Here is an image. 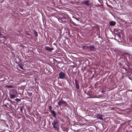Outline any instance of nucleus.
<instances>
[{"label": "nucleus", "mask_w": 132, "mask_h": 132, "mask_svg": "<svg viewBox=\"0 0 132 132\" xmlns=\"http://www.w3.org/2000/svg\"><path fill=\"white\" fill-rule=\"evenodd\" d=\"M17 91L15 90H12L11 93L10 94V97L12 99L17 97Z\"/></svg>", "instance_id": "nucleus-1"}, {"label": "nucleus", "mask_w": 132, "mask_h": 132, "mask_svg": "<svg viewBox=\"0 0 132 132\" xmlns=\"http://www.w3.org/2000/svg\"><path fill=\"white\" fill-rule=\"evenodd\" d=\"M57 103L58 106H60L62 105H64L66 106L67 105V104L62 99L59 100L57 102Z\"/></svg>", "instance_id": "nucleus-2"}, {"label": "nucleus", "mask_w": 132, "mask_h": 132, "mask_svg": "<svg viewBox=\"0 0 132 132\" xmlns=\"http://www.w3.org/2000/svg\"><path fill=\"white\" fill-rule=\"evenodd\" d=\"M52 124L53 125V127L58 129H59V125L57 121L54 120L52 123Z\"/></svg>", "instance_id": "nucleus-3"}, {"label": "nucleus", "mask_w": 132, "mask_h": 132, "mask_svg": "<svg viewBox=\"0 0 132 132\" xmlns=\"http://www.w3.org/2000/svg\"><path fill=\"white\" fill-rule=\"evenodd\" d=\"M68 20V19L67 18L64 17L60 18L59 19V21L62 23H65Z\"/></svg>", "instance_id": "nucleus-4"}, {"label": "nucleus", "mask_w": 132, "mask_h": 132, "mask_svg": "<svg viewBox=\"0 0 132 132\" xmlns=\"http://www.w3.org/2000/svg\"><path fill=\"white\" fill-rule=\"evenodd\" d=\"M59 76L60 78L63 79L65 76V75L64 72L61 71L59 74Z\"/></svg>", "instance_id": "nucleus-5"}, {"label": "nucleus", "mask_w": 132, "mask_h": 132, "mask_svg": "<svg viewBox=\"0 0 132 132\" xmlns=\"http://www.w3.org/2000/svg\"><path fill=\"white\" fill-rule=\"evenodd\" d=\"M82 3L87 6H89L90 5V1H86L82 2Z\"/></svg>", "instance_id": "nucleus-6"}, {"label": "nucleus", "mask_w": 132, "mask_h": 132, "mask_svg": "<svg viewBox=\"0 0 132 132\" xmlns=\"http://www.w3.org/2000/svg\"><path fill=\"white\" fill-rule=\"evenodd\" d=\"M3 105L5 107H6L7 108H11L12 105L11 104H9L8 103H7L6 104H4Z\"/></svg>", "instance_id": "nucleus-7"}, {"label": "nucleus", "mask_w": 132, "mask_h": 132, "mask_svg": "<svg viewBox=\"0 0 132 132\" xmlns=\"http://www.w3.org/2000/svg\"><path fill=\"white\" fill-rule=\"evenodd\" d=\"M75 81L76 88L77 89H79V87L78 85V83L77 81V80L76 79H75Z\"/></svg>", "instance_id": "nucleus-8"}, {"label": "nucleus", "mask_w": 132, "mask_h": 132, "mask_svg": "<svg viewBox=\"0 0 132 132\" xmlns=\"http://www.w3.org/2000/svg\"><path fill=\"white\" fill-rule=\"evenodd\" d=\"M45 49L47 51H51L53 49L52 48H50L49 47L46 46L45 47Z\"/></svg>", "instance_id": "nucleus-9"}, {"label": "nucleus", "mask_w": 132, "mask_h": 132, "mask_svg": "<svg viewBox=\"0 0 132 132\" xmlns=\"http://www.w3.org/2000/svg\"><path fill=\"white\" fill-rule=\"evenodd\" d=\"M51 113L53 115V116L55 117L56 116V114L55 112V111L54 110H51Z\"/></svg>", "instance_id": "nucleus-10"}, {"label": "nucleus", "mask_w": 132, "mask_h": 132, "mask_svg": "<svg viewBox=\"0 0 132 132\" xmlns=\"http://www.w3.org/2000/svg\"><path fill=\"white\" fill-rule=\"evenodd\" d=\"M116 24V22L115 21H111L110 22V25L111 26H114Z\"/></svg>", "instance_id": "nucleus-11"}, {"label": "nucleus", "mask_w": 132, "mask_h": 132, "mask_svg": "<svg viewBox=\"0 0 132 132\" xmlns=\"http://www.w3.org/2000/svg\"><path fill=\"white\" fill-rule=\"evenodd\" d=\"M97 118L100 120H103V118H102V116L99 114H98L97 116Z\"/></svg>", "instance_id": "nucleus-12"}, {"label": "nucleus", "mask_w": 132, "mask_h": 132, "mask_svg": "<svg viewBox=\"0 0 132 132\" xmlns=\"http://www.w3.org/2000/svg\"><path fill=\"white\" fill-rule=\"evenodd\" d=\"M128 57L129 59L130 62H132V56L131 55H128Z\"/></svg>", "instance_id": "nucleus-13"}, {"label": "nucleus", "mask_w": 132, "mask_h": 132, "mask_svg": "<svg viewBox=\"0 0 132 132\" xmlns=\"http://www.w3.org/2000/svg\"><path fill=\"white\" fill-rule=\"evenodd\" d=\"M89 48L92 51L94 50L95 48L94 46L92 45H90L89 47Z\"/></svg>", "instance_id": "nucleus-14"}, {"label": "nucleus", "mask_w": 132, "mask_h": 132, "mask_svg": "<svg viewBox=\"0 0 132 132\" xmlns=\"http://www.w3.org/2000/svg\"><path fill=\"white\" fill-rule=\"evenodd\" d=\"M5 87L8 88H12L13 87V86L10 85H7L5 86Z\"/></svg>", "instance_id": "nucleus-15"}, {"label": "nucleus", "mask_w": 132, "mask_h": 132, "mask_svg": "<svg viewBox=\"0 0 132 132\" xmlns=\"http://www.w3.org/2000/svg\"><path fill=\"white\" fill-rule=\"evenodd\" d=\"M23 106H21L20 108V110L21 112H22L23 109Z\"/></svg>", "instance_id": "nucleus-16"}, {"label": "nucleus", "mask_w": 132, "mask_h": 132, "mask_svg": "<svg viewBox=\"0 0 132 132\" xmlns=\"http://www.w3.org/2000/svg\"><path fill=\"white\" fill-rule=\"evenodd\" d=\"M15 100L16 102H18L20 101H21V100L18 98H16Z\"/></svg>", "instance_id": "nucleus-17"}, {"label": "nucleus", "mask_w": 132, "mask_h": 132, "mask_svg": "<svg viewBox=\"0 0 132 132\" xmlns=\"http://www.w3.org/2000/svg\"><path fill=\"white\" fill-rule=\"evenodd\" d=\"M71 23L74 25L75 26H77V24L73 22V21H71Z\"/></svg>", "instance_id": "nucleus-18"}, {"label": "nucleus", "mask_w": 132, "mask_h": 132, "mask_svg": "<svg viewBox=\"0 0 132 132\" xmlns=\"http://www.w3.org/2000/svg\"><path fill=\"white\" fill-rule=\"evenodd\" d=\"M117 35L118 37L119 38H120L121 37V36L120 34H118Z\"/></svg>", "instance_id": "nucleus-19"}, {"label": "nucleus", "mask_w": 132, "mask_h": 132, "mask_svg": "<svg viewBox=\"0 0 132 132\" xmlns=\"http://www.w3.org/2000/svg\"><path fill=\"white\" fill-rule=\"evenodd\" d=\"M99 2L101 4H102V0H98Z\"/></svg>", "instance_id": "nucleus-20"}, {"label": "nucleus", "mask_w": 132, "mask_h": 132, "mask_svg": "<svg viewBox=\"0 0 132 132\" xmlns=\"http://www.w3.org/2000/svg\"><path fill=\"white\" fill-rule=\"evenodd\" d=\"M73 17V18H74L76 20H77L78 21H79V19L78 18H76L74 17Z\"/></svg>", "instance_id": "nucleus-21"}, {"label": "nucleus", "mask_w": 132, "mask_h": 132, "mask_svg": "<svg viewBox=\"0 0 132 132\" xmlns=\"http://www.w3.org/2000/svg\"><path fill=\"white\" fill-rule=\"evenodd\" d=\"M52 107L51 106H50L49 107V109L50 110H52Z\"/></svg>", "instance_id": "nucleus-22"}, {"label": "nucleus", "mask_w": 132, "mask_h": 132, "mask_svg": "<svg viewBox=\"0 0 132 132\" xmlns=\"http://www.w3.org/2000/svg\"><path fill=\"white\" fill-rule=\"evenodd\" d=\"M35 34L36 36H38V34H37V32H35Z\"/></svg>", "instance_id": "nucleus-23"}, {"label": "nucleus", "mask_w": 132, "mask_h": 132, "mask_svg": "<svg viewBox=\"0 0 132 132\" xmlns=\"http://www.w3.org/2000/svg\"><path fill=\"white\" fill-rule=\"evenodd\" d=\"M19 67H20V68L22 69H23V67L22 66H21V65H20L19 66Z\"/></svg>", "instance_id": "nucleus-24"}, {"label": "nucleus", "mask_w": 132, "mask_h": 132, "mask_svg": "<svg viewBox=\"0 0 132 132\" xmlns=\"http://www.w3.org/2000/svg\"><path fill=\"white\" fill-rule=\"evenodd\" d=\"M9 101H10L11 102V103H12V101L10 100H9Z\"/></svg>", "instance_id": "nucleus-25"}, {"label": "nucleus", "mask_w": 132, "mask_h": 132, "mask_svg": "<svg viewBox=\"0 0 132 132\" xmlns=\"http://www.w3.org/2000/svg\"><path fill=\"white\" fill-rule=\"evenodd\" d=\"M32 95V94L31 93L30 94V95H29V96H31Z\"/></svg>", "instance_id": "nucleus-26"}, {"label": "nucleus", "mask_w": 132, "mask_h": 132, "mask_svg": "<svg viewBox=\"0 0 132 132\" xmlns=\"http://www.w3.org/2000/svg\"><path fill=\"white\" fill-rule=\"evenodd\" d=\"M0 36H1V35H1V33H0Z\"/></svg>", "instance_id": "nucleus-27"}]
</instances>
